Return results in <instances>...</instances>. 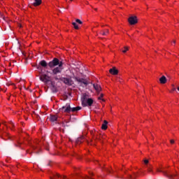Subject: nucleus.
<instances>
[{"label":"nucleus","mask_w":179,"mask_h":179,"mask_svg":"<svg viewBox=\"0 0 179 179\" xmlns=\"http://www.w3.org/2000/svg\"><path fill=\"white\" fill-rule=\"evenodd\" d=\"M10 124H11V125H13V122H10Z\"/></svg>","instance_id":"28"},{"label":"nucleus","mask_w":179,"mask_h":179,"mask_svg":"<svg viewBox=\"0 0 179 179\" xmlns=\"http://www.w3.org/2000/svg\"><path fill=\"white\" fill-rule=\"evenodd\" d=\"M63 178V179H66V177H65V176H63V177H62L61 176H59V174H57L55 176V178H50V179H57V178Z\"/></svg>","instance_id":"16"},{"label":"nucleus","mask_w":179,"mask_h":179,"mask_svg":"<svg viewBox=\"0 0 179 179\" xmlns=\"http://www.w3.org/2000/svg\"><path fill=\"white\" fill-rule=\"evenodd\" d=\"M82 106L83 107H92L93 104V99L91 98H88L86 94H83V97L81 98Z\"/></svg>","instance_id":"3"},{"label":"nucleus","mask_w":179,"mask_h":179,"mask_svg":"<svg viewBox=\"0 0 179 179\" xmlns=\"http://www.w3.org/2000/svg\"><path fill=\"white\" fill-rule=\"evenodd\" d=\"M109 73L111 75H118V70H117V69H115V67H113L109 70Z\"/></svg>","instance_id":"9"},{"label":"nucleus","mask_w":179,"mask_h":179,"mask_svg":"<svg viewBox=\"0 0 179 179\" xmlns=\"http://www.w3.org/2000/svg\"><path fill=\"white\" fill-rule=\"evenodd\" d=\"M108 124V122L107 120H104L103 123L102 124L101 126V129L106 130L107 129V124Z\"/></svg>","instance_id":"14"},{"label":"nucleus","mask_w":179,"mask_h":179,"mask_svg":"<svg viewBox=\"0 0 179 179\" xmlns=\"http://www.w3.org/2000/svg\"><path fill=\"white\" fill-rule=\"evenodd\" d=\"M128 50V47H124V50H122V52H127V51Z\"/></svg>","instance_id":"22"},{"label":"nucleus","mask_w":179,"mask_h":179,"mask_svg":"<svg viewBox=\"0 0 179 179\" xmlns=\"http://www.w3.org/2000/svg\"><path fill=\"white\" fill-rule=\"evenodd\" d=\"M76 23H78V24H82L83 22L80 20H79V19H76Z\"/></svg>","instance_id":"19"},{"label":"nucleus","mask_w":179,"mask_h":179,"mask_svg":"<svg viewBox=\"0 0 179 179\" xmlns=\"http://www.w3.org/2000/svg\"><path fill=\"white\" fill-rule=\"evenodd\" d=\"M172 92H176V87H173V88L172 89Z\"/></svg>","instance_id":"26"},{"label":"nucleus","mask_w":179,"mask_h":179,"mask_svg":"<svg viewBox=\"0 0 179 179\" xmlns=\"http://www.w3.org/2000/svg\"><path fill=\"white\" fill-rule=\"evenodd\" d=\"M32 149H33L34 150H36V149H37V147H36V146H32Z\"/></svg>","instance_id":"24"},{"label":"nucleus","mask_w":179,"mask_h":179,"mask_svg":"<svg viewBox=\"0 0 179 179\" xmlns=\"http://www.w3.org/2000/svg\"><path fill=\"white\" fill-rule=\"evenodd\" d=\"M144 163H145V164H148V163H149V160L144 159Z\"/></svg>","instance_id":"23"},{"label":"nucleus","mask_w":179,"mask_h":179,"mask_svg":"<svg viewBox=\"0 0 179 179\" xmlns=\"http://www.w3.org/2000/svg\"><path fill=\"white\" fill-rule=\"evenodd\" d=\"M91 135L92 136V139L95 141L99 138H97V131H91ZM99 140L100 141V138H99Z\"/></svg>","instance_id":"8"},{"label":"nucleus","mask_w":179,"mask_h":179,"mask_svg":"<svg viewBox=\"0 0 179 179\" xmlns=\"http://www.w3.org/2000/svg\"><path fill=\"white\" fill-rule=\"evenodd\" d=\"M90 142H93V140H91Z\"/></svg>","instance_id":"34"},{"label":"nucleus","mask_w":179,"mask_h":179,"mask_svg":"<svg viewBox=\"0 0 179 179\" xmlns=\"http://www.w3.org/2000/svg\"><path fill=\"white\" fill-rule=\"evenodd\" d=\"M49 120L51 122H55V121L58 120V116L57 115H50Z\"/></svg>","instance_id":"7"},{"label":"nucleus","mask_w":179,"mask_h":179,"mask_svg":"<svg viewBox=\"0 0 179 179\" xmlns=\"http://www.w3.org/2000/svg\"><path fill=\"white\" fill-rule=\"evenodd\" d=\"M75 80L78 82V83H80V86H83V87H85V86H87L89 85V81L87 79H85L83 78H79V77H74ZM84 85V86H83Z\"/></svg>","instance_id":"4"},{"label":"nucleus","mask_w":179,"mask_h":179,"mask_svg":"<svg viewBox=\"0 0 179 179\" xmlns=\"http://www.w3.org/2000/svg\"><path fill=\"white\" fill-rule=\"evenodd\" d=\"M159 82L160 83H162V85H164V83H167V78H166V76H162L160 78H159Z\"/></svg>","instance_id":"11"},{"label":"nucleus","mask_w":179,"mask_h":179,"mask_svg":"<svg viewBox=\"0 0 179 179\" xmlns=\"http://www.w3.org/2000/svg\"><path fill=\"white\" fill-rule=\"evenodd\" d=\"M133 1H135V0H133Z\"/></svg>","instance_id":"37"},{"label":"nucleus","mask_w":179,"mask_h":179,"mask_svg":"<svg viewBox=\"0 0 179 179\" xmlns=\"http://www.w3.org/2000/svg\"><path fill=\"white\" fill-rule=\"evenodd\" d=\"M70 1H73V0H70Z\"/></svg>","instance_id":"36"},{"label":"nucleus","mask_w":179,"mask_h":179,"mask_svg":"<svg viewBox=\"0 0 179 179\" xmlns=\"http://www.w3.org/2000/svg\"><path fill=\"white\" fill-rule=\"evenodd\" d=\"M102 100V101H104V99H101Z\"/></svg>","instance_id":"35"},{"label":"nucleus","mask_w":179,"mask_h":179,"mask_svg":"<svg viewBox=\"0 0 179 179\" xmlns=\"http://www.w3.org/2000/svg\"><path fill=\"white\" fill-rule=\"evenodd\" d=\"M62 65H64V62H59V59L58 58H54L49 63H47L45 60H41L38 63V64H36L35 66L40 71V80H41V82H43V83H48V82L51 80V77L49 76L48 74L43 73V68H44V69H47V68L49 66V68H50V69L52 70H47L46 73H50V75L53 76L55 80H59L60 78L57 75H58L59 73H62V69H64V68H62ZM52 68L54 69H52Z\"/></svg>","instance_id":"1"},{"label":"nucleus","mask_w":179,"mask_h":179,"mask_svg":"<svg viewBox=\"0 0 179 179\" xmlns=\"http://www.w3.org/2000/svg\"><path fill=\"white\" fill-rule=\"evenodd\" d=\"M3 125L6 126V124L5 123H3Z\"/></svg>","instance_id":"33"},{"label":"nucleus","mask_w":179,"mask_h":179,"mask_svg":"<svg viewBox=\"0 0 179 179\" xmlns=\"http://www.w3.org/2000/svg\"><path fill=\"white\" fill-rule=\"evenodd\" d=\"M108 33H109L108 29H106L105 31H101V34H102V36H107Z\"/></svg>","instance_id":"17"},{"label":"nucleus","mask_w":179,"mask_h":179,"mask_svg":"<svg viewBox=\"0 0 179 179\" xmlns=\"http://www.w3.org/2000/svg\"><path fill=\"white\" fill-rule=\"evenodd\" d=\"M50 89L52 93H57V92H58V90H57V87L54 85V83H51Z\"/></svg>","instance_id":"12"},{"label":"nucleus","mask_w":179,"mask_h":179,"mask_svg":"<svg viewBox=\"0 0 179 179\" xmlns=\"http://www.w3.org/2000/svg\"><path fill=\"white\" fill-rule=\"evenodd\" d=\"M103 96H104V94H101L100 96H99V98H98L99 100H101V99H103Z\"/></svg>","instance_id":"21"},{"label":"nucleus","mask_w":179,"mask_h":179,"mask_svg":"<svg viewBox=\"0 0 179 179\" xmlns=\"http://www.w3.org/2000/svg\"><path fill=\"white\" fill-rule=\"evenodd\" d=\"M87 143H88V145L90 144V143L89 141H87Z\"/></svg>","instance_id":"31"},{"label":"nucleus","mask_w":179,"mask_h":179,"mask_svg":"<svg viewBox=\"0 0 179 179\" xmlns=\"http://www.w3.org/2000/svg\"><path fill=\"white\" fill-rule=\"evenodd\" d=\"M177 90H178V92H179V86L177 87Z\"/></svg>","instance_id":"29"},{"label":"nucleus","mask_w":179,"mask_h":179,"mask_svg":"<svg viewBox=\"0 0 179 179\" xmlns=\"http://www.w3.org/2000/svg\"><path fill=\"white\" fill-rule=\"evenodd\" d=\"M84 140H85V137L83 136L79 137L76 141V143L78 144L82 143V142H83Z\"/></svg>","instance_id":"15"},{"label":"nucleus","mask_w":179,"mask_h":179,"mask_svg":"<svg viewBox=\"0 0 179 179\" xmlns=\"http://www.w3.org/2000/svg\"><path fill=\"white\" fill-rule=\"evenodd\" d=\"M94 10H97V8H94Z\"/></svg>","instance_id":"32"},{"label":"nucleus","mask_w":179,"mask_h":179,"mask_svg":"<svg viewBox=\"0 0 179 179\" xmlns=\"http://www.w3.org/2000/svg\"><path fill=\"white\" fill-rule=\"evenodd\" d=\"M147 167H148V172L149 173H152V167H150V166H147Z\"/></svg>","instance_id":"20"},{"label":"nucleus","mask_w":179,"mask_h":179,"mask_svg":"<svg viewBox=\"0 0 179 179\" xmlns=\"http://www.w3.org/2000/svg\"><path fill=\"white\" fill-rule=\"evenodd\" d=\"M173 44H176V41H173Z\"/></svg>","instance_id":"30"},{"label":"nucleus","mask_w":179,"mask_h":179,"mask_svg":"<svg viewBox=\"0 0 179 179\" xmlns=\"http://www.w3.org/2000/svg\"><path fill=\"white\" fill-rule=\"evenodd\" d=\"M72 24L76 30H79V26L76 22H72Z\"/></svg>","instance_id":"18"},{"label":"nucleus","mask_w":179,"mask_h":179,"mask_svg":"<svg viewBox=\"0 0 179 179\" xmlns=\"http://www.w3.org/2000/svg\"><path fill=\"white\" fill-rule=\"evenodd\" d=\"M61 80L63 82V83L67 85L68 86H72L73 85V80H72V78H63L61 79Z\"/></svg>","instance_id":"5"},{"label":"nucleus","mask_w":179,"mask_h":179,"mask_svg":"<svg viewBox=\"0 0 179 179\" xmlns=\"http://www.w3.org/2000/svg\"><path fill=\"white\" fill-rule=\"evenodd\" d=\"M130 178H135V176H130Z\"/></svg>","instance_id":"27"},{"label":"nucleus","mask_w":179,"mask_h":179,"mask_svg":"<svg viewBox=\"0 0 179 179\" xmlns=\"http://www.w3.org/2000/svg\"><path fill=\"white\" fill-rule=\"evenodd\" d=\"M170 143L173 145V143H174V140H170Z\"/></svg>","instance_id":"25"},{"label":"nucleus","mask_w":179,"mask_h":179,"mask_svg":"<svg viewBox=\"0 0 179 179\" xmlns=\"http://www.w3.org/2000/svg\"><path fill=\"white\" fill-rule=\"evenodd\" d=\"M93 87L96 90L97 93H100L101 91V87L99 84H93Z\"/></svg>","instance_id":"10"},{"label":"nucleus","mask_w":179,"mask_h":179,"mask_svg":"<svg viewBox=\"0 0 179 179\" xmlns=\"http://www.w3.org/2000/svg\"><path fill=\"white\" fill-rule=\"evenodd\" d=\"M128 22L129 24H136V23H138V17L136 16H131L130 17H129Z\"/></svg>","instance_id":"6"},{"label":"nucleus","mask_w":179,"mask_h":179,"mask_svg":"<svg viewBox=\"0 0 179 179\" xmlns=\"http://www.w3.org/2000/svg\"><path fill=\"white\" fill-rule=\"evenodd\" d=\"M41 0H34V3H33V6H40V5H41Z\"/></svg>","instance_id":"13"},{"label":"nucleus","mask_w":179,"mask_h":179,"mask_svg":"<svg viewBox=\"0 0 179 179\" xmlns=\"http://www.w3.org/2000/svg\"><path fill=\"white\" fill-rule=\"evenodd\" d=\"M79 110H82V107L77 106L74 108L71 107V104L66 103V106H62L61 108H59L60 113H66L67 114H69L71 111L72 113H76V111H79Z\"/></svg>","instance_id":"2"}]
</instances>
